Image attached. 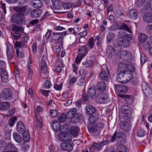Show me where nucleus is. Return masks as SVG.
<instances>
[{"label":"nucleus","instance_id":"26","mask_svg":"<svg viewBox=\"0 0 152 152\" xmlns=\"http://www.w3.org/2000/svg\"><path fill=\"white\" fill-rule=\"evenodd\" d=\"M129 15L130 18L132 20H136L138 17L137 12L135 9H131L129 12Z\"/></svg>","mask_w":152,"mask_h":152},{"label":"nucleus","instance_id":"37","mask_svg":"<svg viewBox=\"0 0 152 152\" xmlns=\"http://www.w3.org/2000/svg\"><path fill=\"white\" fill-rule=\"evenodd\" d=\"M78 52L79 54L83 56H85L88 52L87 47L84 46H80L79 48Z\"/></svg>","mask_w":152,"mask_h":152},{"label":"nucleus","instance_id":"62","mask_svg":"<svg viewBox=\"0 0 152 152\" xmlns=\"http://www.w3.org/2000/svg\"><path fill=\"white\" fill-rule=\"evenodd\" d=\"M39 20L37 19H35L31 21L29 23V25L33 26L37 24L39 22Z\"/></svg>","mask_w":152,"mask_h":152},{"label":"nucleus","instance_id":"40","mask_svg":"<svg viewBox=\"0 0 152 152\" xmlns=\"http://www.w3.org/2000/svg\"><path fill=\"white\" fill-rule=\"evenodd\" d=\"M13 138L15 141L17 142H21L22 138L21 135H19L17 132H15L13 134Z\"/></svg>","mask_w":152,"mask_h":152},{"label":"nucleus","instance_id":"20","mask_svg":"<svg viewBox=\"0 0 152 152\" xmlns=\"http://www.w3.org/2000/svg\"><path fill=\"white\" fill-rule=\"evenodd\" d=\"M89 117L88 121L90 124H93L96 122L99 118V114L97 113L93 114Z\"/></svg>","mask_w":152,"mask_h":152},{"label":"nucleus","instance_id":"60","mask_svg":"<svg viewBox=\"0 0 152 152\" xmlns=\"http://www.w3.org/2000/svg\"><path fill=\"white\" fill-rule=\"evenodd\" d=\"M127 69H128L129 70V71L132 73L134 72L135 71V68L131 64L127 66Z\"/></svg>","mask_w":152,"mask_h":152},{"label":"nucleus","instance_id":"36","mask_svg":"<svg viewBox=\"0 0 152 152\" xmlns=\"http://www.w3.org/2000/svg\"><path fill=\"white\" fill-rule=\"evenodd\" d=\"M10 104L8 102H3L0 103V109L2 110H7L10 107Z\"/></svg>","mask_w":152,"mask_h":152},{"label":"nucleus","instance_id":"14","mask_svg":"<svg viewBox=\"0 0 152 152\" xmlns=\"http://www.w3.org/2000/svg\"><path fill=\"white\" fill-rule=\"evenodd\" d=\"M59 33L55 32H53V36L52 38L53 42L57 41L58 43H61L63 41V37L61 36Z\"/></svg>","mask_w":152,"mask_h":152},{"label":"nucleus","instance_id":"18","mask_svg":"<svg viewBox=\"0 0 152 152\" xmlns=\"http://www.w3.org/2000/svg\"><path fill=\"white\" fill-rule=\"evenodd\" d=\"M143 20L144 22L148 23H152V13L146 12L143 16Z\"/></svg>","mask_w":152,"mask_h":152},{"label":"nucleus","instance_id":"5","mask_svg":"<svg viewBox=\"0 0 152 152\" xmlns=\"http://www.w3.org/2000/svg\"><path fill=\"white\" fill-rule=\"evenodd\" d=\"M109 97L103 93H100L98 94L96 97V101L99 103H106L109 101Z\"/></svg>","mask_w":152,"mask_h":152},{"label":"nucleus","instance_id":"49","mask_svg":"<svg viewBox=\"0 0 152 152\" xmlns=\"http://www.w3.org/2000/svg\"><path fill=\"white\" fill-rule=\"evenodd\" d=\"M94 39L91 37L89 39V41L87 43L88 47H90V49H92L95 44V42L94 41Z\"/></svg>","mask_w":152,"mask_h":152},{"label":"nucleus","instance_id":"45","mask_svg":"<svg viewBox=\"0 0 152 152\" xmlns=\"http://www.w3.org/2000/svg\"><path fill=\"white\" fill-rule=\"evenodd\" d=\"M62 6L64 9L69 10L73 6V4L71 2L64 3L62 4Z\"/></svg>","mask_w":152,"mask_h":152},{"label":"nucleus","instance_id":"6","mask_svg":"<svg viewBox=\"0 0 152 152\" xmlns=\"http://www.w3.org/2000/svg\"><path fill=\"white\" fill-rule=\"evenodd\" d=\"M12 30L14 33L15 34H18L17 36L14 35V38L16 39L19 38L20 36V33L23 32L24 28L22 27L17 26L15 24H12Z\"/></svg>","mask_w":152,"mask_h":152},{"label":"nucleus","instance_id":"30","mask_svg":"<svg viewBox=\"0 0 152 152\" xmlns=\"http://www.w3.org/2000/svg\"><path fill=\"white\" fill-rule=\"evenodd\" d=\"M13 49L11 46H8L7 50V58L8 59H10L13 56Z\"/></svg>","mask_w":152,"mask_h":152},{"label":"nucleus","instance_id":"32","mask_svg":"<svg viewBox=\"0 0 152 152\" xmlns=\"http://www.w3.org/2000/svg\"><path fill=\"white\" fill-rule=\"evenodd\" d=\"M79 130V129L78 127L73 126L71 128L69 134H71L74 137H76L78 135V132Z\"/></svg>","mask_w":152,"mask_h":152},{"label":"nucleus","instance_id":"19","mask_svg":"<svg viewBox=\"0 0 152 152\" xmlns=\"http://www.w3.org/2000/svg\"><path fill=\"white\" fill-rule=\"evenodd\" d=\"M27 7L26 5L22 7H20L18 6L12 7L13 10L18 14H20L22 15L24 14L27 10Z\"/></svg>","mask_w":152,"mask_h":152},{"label":"nucleus","instance_id":"48","mask_svg":"<svg viewBox=\"0 0 152 152\" xmlns=\"http://www.w3.org/2000/svg\"><path fill=\"white\" fill-rule=\"evenodd\" d=\"M114 37V35L112 32L109 33L107 35V41L110 43Z\"/></svg>","mask_w":152,"mask_h":152},{"label":"nucleus","instance_id":"4","mask_svg":"<svg viewBox=\"0 0 152 152\" xmlns=\"http://www.w3.org/2000/svg\"><path fill=\"white\" fill-rule=\"evenodd\" d=\"M131 36L125 35L120 37L118 40V43L124 47H128L130 45V40L132 39Z\"/></svg>","mask_w":152,"mask_h":152},{"label":"nucleus","instance_id":"25","mask_svg":"<svg viewBox=\"0 0 152 152\" xmlns=\"http://www.w3.org/2000/svg\"><path fill=\"white\" fill-rule=\"evenodd\" d=\"M86 110L87 113L88 115H91L95 113L97 111L94 107L90 105H88L86 106Z\"/></svg>","mask_w":152,"mask_h":152},{"label":"nucleus","instance_id":"57","mask_svg":"<svg viewBox=\"0 0 152 152\" xmlns=\"http://www.w3.org/2000/svg\"><path fill=\"white\" fill-rule=\"evenodd\" d=\"M83 56L81 55L78 54L75 59V62L77 63L78 64L80 62V61L82 60V59H83Z\"/></svg>","mask_w":152,"mask_h":152},{"label":"nucleus","instance_id":"21","mask_svg":"<svg viewBox=\"0 0 152 152\" xmlns=\"http://www.w3.org/2000/svg\"><path fill=\"white\" fill-rule=\"evenodd\" d=\"M60 146L62 149L67 151H72L73 148L70 143H61Z\"/></svg>","mask_w":152,"mask_h":152},{"label":"nucleus","instance_id":"54","mask_svg":"<svg viewBox=\"0 0 152 152\" xmlns=\"http://www.w3.org/2000/svg\"><path fill=\"white\" fill-rule=\"evenodd\" d=\"M7 148L8 149H12L16 151L17 150V148L12 143H8L7 145Z\"/></svg>","mask_w":152,"mask_h":152},{"label":"nucleus","instance_id":"27","mask_svg":"<svg viewBox=\"0 0 152 152\" xmlns=\"http://www.w3.org/2000/svg\"><path fill=\"white\" fill-rule=\"evenodd\" d=\"M4 132L5 135L4 136V138L5 140H10V138L11 132L12 129H10L8 126H5L4 128Z\"/></svg>","mask_w":152,"mask_h":152},{"label":"nucleus","instance_id":"13","mask_svg":"<svg viewBox=\"0 0 152 152\" xmlns=\"http://www.w3.org/2000/svg\"><path fill=\"white\" fill-rule=\"evenodd\" d=\"M115 90L119 93H125L128 91V87L122 84H118L115 86Z\"/></svg>","mask_w":152,"mask_h":152},{"label":"nucleus","instance_id":"34","mask_svg":"<svg viewBox=\"0 0 152 152\" xmlns=\"http://www.w3.org/2000/svg\"><path fill=\"white\" fill-rule=\"evenodd\" d=\"M81 117L82 115L80 114L77 113L76 115L72 117L71 121L72 123H77L80 121Z\"/></svg>","mask_w":152,"mask_h":152},{"label":"nucleus","instance_id":"51","mask_svg":"<svg viewBox=\"0 0 152 152\" xmlns=\"http://www.w3.org/2000/svg\"><path fill=\"white\" fill-rule=\"evenodd\" d=\"M104 143H94V148L97 150L100 149L102 146L104 145Z\"/></svg>","mask_w":152,"mask_h":152},{"label":"nucleus","instance_id":"11","mask_svg":"<svg viewBox=\"0 0 152 152\" xmlns=\"http://www.w3.org/2000/svg\"><path fill=\"white\" fill-rule=\"evenodd\" d=\"M52 126L53 130L55 132H58L59 131L62 130L63 126H61L60 122L56 120L52 121Z\"/></svg>","mask_w":152,"mask_h":152},{"label":"nucleus","instance_id":"3","mask_svg":"<svg viewBox=\"0 0 152 152\" xmlns=\"http://www.w3.org/2000/svg\"><path fill=\"white\" fill-rule=\"evenodd\" d=\"M118 142H125L126 140V137L125 134L121 132H115L113 134L110 141L111 142H115V140Z\"/></svg>","mask_w":152,"mask_h":152},{"label":"nucleus","instance_id":"64","mask_svg":"<svg viewBox=\"0 0 152 152\" xmlns=\"http://www.w3.org/2000/svg\"><path fill=\"white\" fill-rule=\"evenodd\" d=\"M15 109L12 108L10 109L8 112V113L10 115H14L15 112Z\"/></svg>","mask_w":152,"mask_h":152},{"label":"nucleus","instance_id":"58","mask_svg":"<svg viewBox=\"0 0 152 152\" xmlns=\"http://www.w3.org/2000/svg\"><path fill=\"white\" fill-rule=\"evenodd\" d=\"M146 134V132L143 129L140 130L137 133V135L140 137H142Z\"/></svg>","mask_w":152,"mask_h":152},{"label":"nucleus","instance_id":"42","mask_svg":"<svg viewBox=\"0 0 152 152\" xmlns=\"http://www.w3.org/2000/svg\"><path fill=\"white\" fill-rule=\"evenodd\" d=\"M88 129L90 133H98L100 132V130L94 125L91 126V127L88 128Z\"/></svg>","mask_w":152,"mask_h":152},{"label":"nucleus","instance_id":"63","mask_svg":"<svg viewBox=\"0 0 152 152\" xmlns=\"http://www.w3.org/2000/svg\"><path fill=\"white\" fill-rule=\"evenodd\" d=\"M48 66H45L43 67V68H40L41 75H42V74H45L46 73L48 72Z\"/></svg>","mask_w":152,"mask_h":152},{"label":"nucleus","instance_id":"50","mask_svg":"<svg viewBox=\"0 0 152 152\" xmlns=\"http://www.w3.org/2000/svg\"><path fill=\"white\" fill-rule=\"evenodd\" d=\"M43 124L39 120L37 119L36 128L37 131L39 130L42 127Z\"/></svg>","mask_w":152,"mask_h":152},{"label":"nucleus","instance_id":"53","mask_svg":"<svg viewBox=\"0 0 152 152\" xmlns=\"http://www.w3.org/2000/svg\"><path fill=\"white\" fill-rule=\"evenodd\" d=\"M6 143H0V152H4L7 148Z\"/></svg>","mask_w":152,"mask_h":152},{"label":"nucleus","instance_id":"2","mask_svg":"<svg viewBox=\"0 0 152 152\" xmlns=\"http://www.w3.org/2000/svg\"><path fill=\"white\" fill-rule=\"evenodd\" d=\"M132 73L126 70L124 72H119L116 77V80L121 83H126L130 81L133 78Z\"/></svg>","mask_w":152,"mask_h":152},{"label":"nucleus","instance_id":"17","mask_svg":"<svg viewBox=\"0 0 152 152\" xmlns=\"http://www.w3.org/2000/svg\"><path fill=\"white\" fill-rule=\"evenodd\" d=\"M54 10L59 11L62 9V2L59 0H51Z\"/></svg>","mask_w":152,"mask_h":152},{"label":"nucleus","instance_id":"10","mask_svg":"<svg viewBox=\"0 0 152 152\" xmlns=\"http://www.w3.org/2000/svg\"><path fill=\"white\" fill-rule=\"evenodd\" d=\"M138 38L140 43L144 46H148L149 43L148 41V37L144 34H140L138 36Z\"/></svg>","mask_w":152,"mask_h":152},{"label":"nucleus","instance_id":"52","mask_svg":"<svg viewBox=\"0 0 152 152\" xmlns=\"http://www.w3.org/2000/svg\"><path fill=\"white\" fill-rule=\"evenodd\" d=\"M94 64V63L91 61L87 60L84 64L85 67H89L92 66Z\"/></svg>","mask_w":152,"mask_h":152},{"label":"nucleus","instance_id":"28","mask_svg":"<svg viewBox=\"0 0 152 152\" xmlns=\"http://www.w3.org/2000/svg\"><path fill=\"white\" fill-rule=\"evenodd\" d=\"M106 87V84L103 81L99 82L97 83V88L101 91H104L105 90Z\"/></svg>","mask_w":152,"mask_h":152},{"label":"nucleus","instance_id":"31","mask_svg":"<svg viewBox=\"0 0 152 152\" xmlns=\"http://www.w3.org/2000/svg\"><path fill=\"white\" fill-rule=\"evenodd\" d=\"M120 120L121 122L130 121L131 117L130 115H123V114H119Z\"/></svg>","mask_w":152,"mask_h":152},{"label":"nucleus","instance_id":"39","mask_svg":"<svg viewBox=\"0 0 152 152\" xmlns=\"http://www.w3.org/2000/svg\"><path fill=\"white\" fill-rule=\"evenodd\" d=\"M119 43H118V42L116 43L115 42L113 44L115 48L114 49L116 54H118L122 50L121 45H119Z\"/></svg>","mask_w":152,"mask_h":152},{"label":"nucleus","instance_id":"23","mask_svg":"<svg viewBox=\"0 0 152 152\" xmlns=\"http://www.w3.org/2000/svg\"><path fill=\"white\" fill-rule=\"evenodd\" d=\"M1 77L2 82L7 83L8 81V73L5 70L1 71Z\"/></svg>","mask_w":152,"mask_h":152},{"label":"nucleus","instance_id":"12","mask_svg":"<svg viewBox=\"0 0 152 152\" xmlns=\"http://www.w3.org/2000/svg\"><path fill=\"white\" fill-rule=\"evenodd\" d=\"M120 57L121 59L125 61H128L132 57L129 51L125 50L121 52Z\"/></svg>","mask_w":152,"mask_h":152},{"label":"nucleus","instance_id":"29","mask_svg":"<svg viewBox=\"0 0 152 152\" xmlns=\"http://www.w3.org/2000/svg\"><path fill=\"white\" fill-rule=\"evenodd\" d=\"M106 52L110 56H112L116 53L114 48L111 45L108 46L106 49Z\"/></svg>","mask_w":152,"mask_h":152},{"label":"nucleus","instance_id":"22","mask_svg":"<svg viewBox=\"0 0 152 152\" xmlns=\"http://www.w3.org/2000/svg\"><path fill=\"white\" fill-rule=\"evenodd\" d=\"M30 3L34 8H40L43 5V2L41 0H31Z\"/></svg>","mask_w":152,"mask_h":152},{"label":"nucleus","instance_id":"1","mask_svg":"<svg viewBox=\"0 0 152 152\" xmlns=\"http://www.w3.org/2000/svg\"><path fill=\"white\" fill-rule=\"evenodd\" d=\"M71 129L69 125L67 124H64L62 128L63 132H64L60 134L59 135V137L61 141L64 142L73 141V142H78V140H75V141H72V138L69 136V133Z\"/></svg>","mask_w":152,"mask_h":152},{"label":"nucleus","instance_id":"38","mask_svg":"<svg viewBox=\"0 0 152 152\" xmlns=\"http://www.w3.org/2000/svg\"><path fill=\"white\" fill-rule=\"evenodd\" d=\"M16 127L18 131L20 133H22L25 129L24 125L21 121H19L17 123Z\"/></svg>","mask_w":152,"mask_h":152},{"label":"nucleus","instance_id":"41","mask_svg":"<svg viewBox=\"0 0 152 152\" xmlns=\"http://www.w3.org/2000/svg\"><path fill=\"white\" fill-rule=\"evenodd\" d=\"M128 107L126 106H124L122 107V110L119 114H123V115H129V113L130 112L128 109Z\"/></svg>","mask_w":152,"mask_h":152},{"label":"nucleus","instance_id":"24","mask_svg":"<svg viewBox=\"0 0 152 152\" xmlns=\"http://www.w3.org/2000/svg\"><path fill=\"white\" fill-rule=\"evenodd\" d=\"M42 11L39 9H34L30 12V15L33 18H36L39 17L41 15Z\"/></svg>","mask_w":152,"mask_h":152},{"label":"nucleus","instance_id":"9","mask_svg":"<svg viewBox=\"0 0 152 152\" xmlns=\"http://www.w3.org/2000/svg\"><path fill=\"white\" fill-rule=\"evenodd\" d=\"M110 72L107 69V71H104L99 74V77L101 80L104 82H108L110 81Z\"/></svg>","mask_w":152,"mask_h":152},{"label":"nucleus","instance_id":"35","mask_svg":"<svg viewBox=\"0 0 152 152\" xmlns=\"http://www.w3.org/2000/svg\"><path fill=\"white\" fill-rule=\"evenodd\" d=\"M96 93V90L93 88H89L87 92L88 96L92 99L94 98Z\"/></svg>","mask_w":152,"mask_h":152},{"label":"nucleus","instance_id":"33","mask_svg":"<svg viewBox=\"0 0 152 152\" xmlns=\"http://www.w3.org/2000/svg\"><path fill=\"white\" fill-rule=\"evenodd\" d=\"M118 71L121 72L125 71L127 70V65L125 63H121L118 64L117 69Z\"/></svg>","mask_w":152,"mask_h":152},{"label":"nucleus","instance_id":"8","mask_svg":"<svg viewBox=\"0 0 152 152\" xmlns=\"http://www.w3.org/2000/svg\"><path fill=\"white\" fill-rule=\"evenodd\" d=\"M10 20L12 23L18 25H21L24 22L22 16L18 14L13 15Z\"/></svg>","mask_w":152,"mask_h":152},{"label":"nucleus","instance_id":"47","mask_svg":"<svg viewBox=\"0 0 152 152\" xmlns=\"http://www.w3.org/2000/svg\"><path fill=\"white\" fill-rule=\"evenodd\" d=\"M17 120V118L16 117H14L10 118L8 121L9 126L11 127H13Z\"/></svg>","mask_w":152,"mask_h":152},{"label":"nucleus","instance_id":"56","mask_svg":"<svg viewBox=\"0 0 152 152\" xmlns=\"http://www.w3.org/2000/svg\"><path fill=\"white\" fill-rule=\"evenodd\" d=\"M6 67L5 62L2 60H0V72L3 70H5L4 68Z\"/></svg>","mask_w":152,"mask_h":152},{"label":"nucleus","instance_id":"15","mask_svg":"<svg viewBox=\"0 0 152 152\" xmlns=\"http://www.w3.org/2000/svg\"><path fill=\"white\" fill-rule=\"evenodd\" d=\"M26 44L23 42H16L14 44L15 49H16V53L18 57H19V48H23L26 47Z\"/></svg>","mask_w":152,"mask_h":152},{"label":"nucleus","instance_id":"61","mask_svg":"<svg viewBox=\"0 0 152 152\" xmlns=\"http://www.w3.org/2000/svg\"><path fill=\"white\" fill-rule=\"evenodd\" d=\"M63 83H61L59 85L56 84H55L54 85V88L56 90H60L61 89Z\"/></svg>","mask_w":152,"mask_h":152},{"label":"nucleus","instance_id":"44","mask_svg":"<svg viewBox=\"0 0 152 152\" xmlns=\"http://www.w3.org/2000/svg\"><path fill=\"white\" fill-rule=\"evenodd\" d=\"M118 28L120 29L124 30L129 33H131V29L125 23H123Z\"/></svg>","mask_w":152,"mask_h":152},{"label":"nucleus","instance_id":"59","mask_svg":"<svg viewBox=\"0 0 152 152\" xmlns=\"http://www.w3.org/2000/svg\"><path fill=\"white\" fill-rule=\"evenodd\" d=\"M50 114L53 117H56L58 115V112L57 110H50Z\"/></svg>","mask_w":152,"mask_h":152},{"label":"nucleus","instance_id":"55","mask_svg":"<svg viewBox=\"0 0 152 152\" xmlns=\"http://www.w3.org/2000/svg\"><path fill=\"white\" fill-rule=\"evenodd\" d=\"M66 118V114L64 113H62L61 116L58 118V120L61 122H64Z\"/></svg>","mask_w":152,"mask_h":152},{"label":"nucleus","instance_id":"7","mask_svg":"<svg viewBox=\"0 0 152 152\" xmlns=\"http://www.w3.org/2000/svg\"><path fill=\"white\" fill-rule=\"evenodd\" d=\"M0 96L5 100H11L12 96L10 89L9 88L4 89L0 94Z\"/></svg>","mask_w":152,"mask_h":152},{"label":"nucleus","instance_id":"16","mask_svg":"<svg viewBox=\"0 0 152 152\" xmlns=\"http://www.w3.org/2000/svg\"><path fill=\"white\" fill-rule=\"evenodd\" d=\"M120 127L121 129H123L125 132H128L131 128V125L130 121L121 122Z\"/></svg>","mask_w":152,"mask_h":152},{"label":"nucleus","instance_id":"46","mask_svg":"<svg viewBox=\"0 0 152 152\" xmlns=\"http://www.w3.org/2000/svg\"><path fill=\"white\" fill-rule=\"evenodd\" d=\"M21 150L24 152L27 151L30 148V146L26 143H22L21 145Z\"/></svg>","mask_w":152,"mask_h":152},{"label":"nucleus","instance_id":"43","mask_svg":"<svg viewBox=\"0 0 152 152\" xmlns=\"http://www.w3.org/2000/svg\"><path fill=\"white\" fill-rule=\"evenodd\" d=\"M127 148L123 145H118L117 148L116 152H127Z\"/></svg>","mask_w":152,"mask_h":152}]
</instances>
